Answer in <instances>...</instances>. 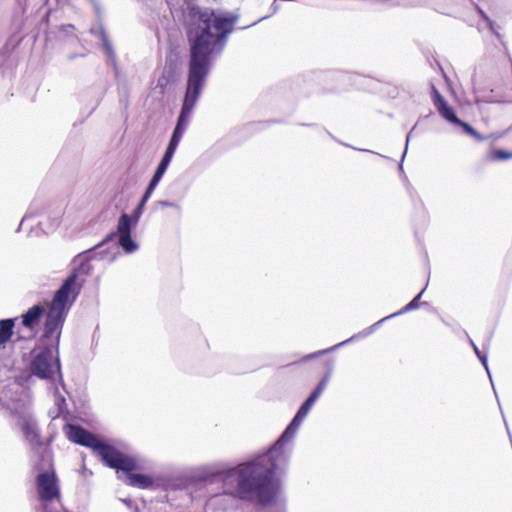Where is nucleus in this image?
<instances>
[{
  "instance_id": "24",
  "label": "nucleus",
  "mask_w": 512,
  "mask_h": 512,
  "mask_svg": "<svg viewBox=\"0 0 512 512\" xmlns=\"http://www.w3.org/2000/svg\"><path fill=\"white\" fill-rule=\"evenodd\" d=\"M329 382V375H325L322 380L319 382L318 387L325 390L327 384Z\"/></svg>"
},
{
  "instance_id": "3",
  "label": "nucleus",
  "mask_w": 512,
  "mask_h": 512,
  "mask_svg": "<svg viewBox=\"0 0 512 512\" xmlns=\"http://www.w3.org/2000/svg\"><path fill=\"white\" fill-rule=\"evenodd\" d=\"M73 263L77 268H74L73 273L55 293L49 307L45 323V336L47 338L54 336L56 339L59 338L67 312L80 291L81 283L77 281L78 275L80 272L86 273L89 270L88 256L86 253L78 254L74 258Z\"/></svg>"
},
{
  "instance_id": "15",
  "label": "nucleus",
  "mask_w": 512,
  "mask_h": 512,
  "mask_svg": "<svg viewBox=\"0 0 512 512\" xmlns=\"http://www.w3.org/2000/svg\"><path fill=\"white\" fill-rule=\"evenodd\" d=\"M456 125L463 127V129L470 134L471 136L475 137L477 140H482L483 138L472 128L469 124L463 122L460 120V123H456Z\"/></svg>"
},
{
  "instance_id": "22",
  "label": "nucleus",
  "mask_w": 512,
  "mask_h": 512,
  "mask_svg": "<svg viewBox=\"0 0 512 512\" xmlns=\"http://www.w3.org/2000/svg\"><path fill=\"white\" fill-rule=\"evenodd\" d=\"M348 341H349V340H347V342H348ZM345 343H346V341H344V342H342V343H340V344H338V345H336V346L332 347L331 349H326V350H322V351L316 352V353H314V354H311V355L307 356V358H308V359H310V358H314V357H316V356L322 355V354H324V353L328 352L329 350H332V349H334V348H336V347H339V346H341V345H343V344H345Z\"/></svg>"
},
{
  "instance_id": "14",
  "label": "nucleus",
  "mask_w": 512,
  "mask_h": 512,
  "mask_svg": "<svg viewBox=\"0 0 512 512\" xmlns=\"http://www.w3.org/2000/svg\"><path fill=\"white\" fill-rule=\"evenodd\" d=\"M473 350H474L475 354L477 355V357L479 358V360L481 361V363L483 364V366L485 367V369L488 373V376L491 379V374H490L488 362H487V354L482 353L476 345H474Z\"/></svg>"
},
{
  "instance_id": "29",
  "label": "nucleus",
  "mask_w": 512,
  "mask_h": 512,
  "mask_svg": "<svg viewBox=\"0 0 512 512\" xmlns=\"http://www.w3.org/2000/svg\"><path fill=\"white\" fill-rule=\"evenodd\" d=\"M311 398H313L314 400H317L320 396L317 395V393L315 392H312V394L310 395Z\"/></svg>"
},
{
  "instance_id": "11",
  "label": "nucleus",
  "mask_w": 512,
  "mask_h": 512,
  "mask_svg": "<svg viewBox=\"0 0 512 512\" xmlns=\"http://www.w3.org/2000/svg\"><path fill=\"white\" fill-rule=\"evenodd\" d=\"M127 483L131 486H136L139 488H147L152 484V480L150 477L143 474H127Z\"/></svg>"
},
{
  "instance_id": "21",
  "label": "nucleus",
  "mask_w": 512,
  "mask_h": 512,
  "mask_svg": "<svg viewBox=\"0 0 512 512\" xmlns=\"http://www.w3.org/2000/svg\"><path fill=\"white\" fill-rule=\"evenodd\" d=\"M102 41H103V46H104V48H105V50H106L107 54H108L109 56H112V47H111V45L109 44V42H108V40H107V37H106V35H105V33H104V32H102Z\"/></svg>"
},
{
  "instance_id": "13",
  "label": "nucleus",
  "mask_w": 512,
  "mask_h": 512,
  "mask_svg": "<svg viewBox=\"0 0 512 512\" xmlns=\"http://www.w3.org/2000/svg\"><path fill=\"white\" fill-rule=\"evenodd\" d=\"M423 293H424V289L416 297H414L402 310H400V311H398L396 313H393V314H391V315H389L387 317H384L383 319L378 321L375 325H378V324L382 323L383 321H385L388 318H391V317L400 315V314H402L404 312H407V311H410V310L418 308L419 307V299L421 298Z\"/></svg>"
},
{
  "instance_id": "12",
  "label": "nucleus",
  "mask_w": 512,
  "mask_h": 512,
  "mask_svg": "<svg viewBox=\"0 0 512 512\" xmlns=\"http://www.w3.org/2000/svg\"><path fill=\"white\" fill-rule=\"evenodd\" d=\"M14 322L12 319L0 321V345L5 344L12 336Z\"/></svg>"
},
{
  "instance_id": "27",
  "label": "nucleus",
  "mask_w": 512,
  "mask_h": 512,
  "mask_svg": "<svg viewBox=\"0 0 512 512\" xmlns=\"http://www.w3.org/2000/svg\"><path fill=\"white\" fill-rule=\"evenodd\" d=\"M306 402H308V404L313 405V404L316 402V400H314L313 398H311V397L309 396V397L307 398Z\"/></svg>"
},
{
  "instance_id": "20",
  "label": "nucleus",
  "mask_w": 512,
  "mask_h": 512,
  "mask_svg": "<svg viewBox=\"0 0 512 512\" xmlns=\"http://www.w3.org/2000/svg\"><path fill=\"white\" fill-rule=\"evenodd\" d=\"M169 82V78L165 75H162L157 80V86L161 88V92H164L166 85Z\"/></svg>"
},
{
  "instance_id": "28",
  "label": "nucleus",
  "mask_w": 512,
  "mask_h": 512,
  "mask_svg": "<svg viewBox=\"0 0 512 512\" xmlns=\"http://www.w3.org/2000/svg\"><path fill=\"white\" fill-rule=\"evenodd\" d=\"M302 406L306 407V409H308V410L310 411V409H311V407H312L313 405L308 404V402H306V401H305V402L303 403V405H302Z\"/></svg>"
},
{
  "instance_id": "2",
  "label": "nucleus",
  "mask_w": 512,
  "mask_h": 512,
  "mask_svg": "<svg viewBox=\"0 0 512 512\" xmlns=\"http://www.w3.org/2000/svg\"><path fill=\"white\" fill-rule=\"evenodd\" d=\"M308 413L309 410L301 406L267 453L223 472L220 477L225 491L241 499H258L264 505L271 503L279 490L273 475L286 467L291 452L289 444Z\"/></svg>"
},
{
  "instance_id": "10",
  "label": "nucleus",
  "mask_w": 512,
  "mask_h": 512,
  "mask_svg": "<svg viewBox=\"0 0 512 512\" xmlns=\"http://www.w3.org/2000/svg\"><path fill=\"white\" fill-rule=\"evenodd\" d=\"M43 313V308L39 305L31 307L23 316L22 324L30 329L38 325Z\"/></svg>"
},
{
  "instance_id": "17",
  "label": "nucleus",
  "mask_w": 512,
  "mask_h": 512,
  "mask_svg": "<svg viewBox=\"0 0 512 512\" xmlns=\"http://www.w3.org/2000/svg\"><path fill=\"white\" fill-rule=\"evenodd\" d=\"M165 173V170L162 169V168H159L157 167L152 179H151V182H153V185H158V183L160 182L161 178L163 177Z\"/></svg>"
},
{
  "instance_id": "18",
  "label": "nucleus",
  "mask_w": 512,
  "mask_h": 512,
  "mask_svg": "<svg viewBox=\"0 0 512 512\" xmlns=\"http://www.w3.org/2000/svg\"><path fill=\"white\" fill-rule=\"evenodd\" d=\"M165 173V170L162 169V168H159L157 167L152 179H151V182H153V185H158V183L160 182L161 178L163 177Z\"/></svg>"
},
{
  "instance_id": "23",
  "label": "nucleus",
  "mask_w": 512,
  "mask_h": 512,
  "mask_svg": "<svg viewBox=\"0 0 512 512\" xmlns=\"http://www.w3.org/2000/svg\"><path fill=\"white\" fill-rule=\"evenodd\" d=\"M480 13L482 14L483 18L486 20V22H487V24H488L489 28L491 29V31H492L493 33H495V35H496L497 37H499V34H498V33L495 31V29H494L493 22H492V21H490V20H489V18H488V17H487V16H486L482 11H480Z\"/></svg>"
},
{
  "instance_id": "6",
  "label": "nucleus",
  "mask_w": 512,
  "mask_h": 512,
  "mask_svg": "<svg viewBox=\"0 0 512 512\" xmlns=\"http://www.w3.org/2000/svg\"><path fill=\"white\" fill-rule=\"evenodd\" d=\"M36 489L39 499L43 502L44 512L48 511V502L60 499V488L55 472L44 471L36 478Z\"/></svg>"
},
{
  "instance_id": "1",
  "label": "nucleus",
  "mask_w": 512,
  "mask_h": 512,
  "mask_svg": "<svg viewBox=\"0 0 512 512\" xmlns=\"http://www.w3.org/2000/svg\"><path fill=\"white\" fill-rule=\"evenodd\" d=\"M236 18L213 11L200 12L195 27L190 31V60L182 109L166 151L158 165L166 171L185 133L193 109L209 74L214 54H219L226 36L233 30Z\"/></svg>"
},
{
  "instance_id": "25",
  "label": "nucleus",
  "mask_w": 512,
  "mask_h": 512,
  "mask_svg": "<svg viewBox=\"0 0 512 512\" xmlns=\"http://www.w3.org/2000/svg\"><path fill=\"white\" fill-rule=\"evenodd\" d=\"M161 205L164 206V207H173L174 206L173 203L168 202V201L161 202Z\"/></svg>"
},
{
  "instance_id": "5",
  "label": "nucleus",
  "mask_w": 512,
  "mask_h": 512,
  "mask_svg": "<svg viewBox=\"0 0 512 512\" xmlns=\"http://www.w3.org/2000/svg\"><path fill=\"white\" fill-rule=\"evenodd\" d=\"M145 204L146 203L143 201H140L132 217L127 214H122L118 220V243L127 253H132L138 248L137 244L131 239V230L139 221L144 211Z\"/></svg>"
},
{
  "instance_id": "4",
  "label": "nucleus",
  "mask_w": 512,
  "mask_h": 512,
  "mask_svg": "<svg viewBox=\"0 0 512 512\" xmlns=\"http://www.w3.org/2000/svg\"><path fill=\"white\" fill-rule=\"evenodd\" d=\"M65 433L70 441L92 448L104 463L111 468L126 472L137 468L134 459L123 455L112 446L102 444L93 434L81 427L68 424L65 426Z\"/></svg>"
},
{
  "instance_id": "7",
  "label": "nucleus",
  "mask_w": 512,
  "mask_h": 512,
  "mask_svg": "<svg viewBox=\"0 0 512 512\" xmlns=\"http://www.w3.org/2000/svg\"><path fill=\"white\" fill-rule=\"evenodd\" d=\"M30 368L33 375L46 379L55 373L59 364L54 360L50 351H44L32 360Z\"/></svg>"
},
{
  "instance_id": "16",
  "label": "nucleus",
  "mask_w": 512,
  "mask_h": 512,
  "mask_svg": "<svg viewBox=\"0 0 512 512\" xmlns=\"http://www.w3.org/2000/svg\"><path fill=\"white\" fill-rule=\"evenodd\" d=\"M509 158H512V153H507L502 150H497L493 153V159H496V160H506Z\"/></svg>"
},
{
  "instance_id": "26",
  "label": "nucleus",
  "mask_w": 512,
  "mask_h": 512,
  "mask_svg": "<svg viewBox=\"0 0 512 512\" xmlns=\"http://www.w3.org/2000/svg\"><path fill=\"white\" fill-rule=\"evenodd\" d=\"M323 391H324V390H323L322 388H319V387L317 386V387H316V389H315L313 392L317 393V395H319V396H320V395L322 394V392H323Z\"/></svg>"
},
{
  "instance_id": "9",
  "label": "nucleus",
  "mask_w": 512,
  "mask_h": 512,
  "mask_svg": "<svg viewBox=\"0 0 512 512\" xmlns=\"http://www.w3.org/2000/svg\"><path fill=\"white\" fill-rule=\"evenodd\" d=\"M433 102L438 112L446 120L454 124L460 123V119H458L454 110L448 105L445 99L440 95V93L435 88H433Z\"/></svg>"
},
{
  "instance_id": "19",
  "label": "nucleus",
  "mask_w": 512,
  "mask_h": 512,
  "mask_svg": "<svg viewBox=\"0 0 512 512\" xmlns=\"http://www.w3.org/2000/svg\"><path fill=\"white\" fill-rule=\"evenodd\" d=\"M157 185H153V182L150 181L141 201H143L144 203H146L149 198L151 197V194L153 193L154 189L156 188Z\"/></svg>"
},
{
  "instance_id": "30",
  "label": "nucleus",
  "mask_w": 512,
  "mask_h": 512,
  "mask_svg": "<svg viewBox=\"0 0 512 512\" xmlns=\"http://www.w3.org/2000/svg\"><path fill=\"white\" fill-rule=\"evenodd\" d=\"M470 344H471V347H473V348H474V345H476V344L474 343V341H473V340H471V339H470Z\"/></svg>"
},
{
  "instance_id": "8",
  "label": "nucleus",
  "mask_w": 512,
  "mask_h": 512,
  "mask_svg": "<svg viewBox=\"0 0 512 512\" xmlns=\"http://www.w3.org/2000/svg\"><path fill=\"white\" fill-rule=\"evenodd\" d=\"M19 425L21 426V429L24 433L26 440L31 445L34 446L39 444L38 429L34 419L29 413L25 412L19 416Z\"/></svg>"
}]
</instances>
